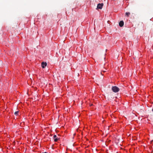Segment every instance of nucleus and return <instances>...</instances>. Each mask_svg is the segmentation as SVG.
I'll use <instances>...</instances> for the list:
<instances>
[{
    "instance_id": "20e7f679",
    "label": "nucleus",
    "mask_w": 153,
    "mask_h": 153,
    "mask_svg": "<svg viewBox=\"0 0 153 153\" xmlns=\"http://www.w3.org/2000/svg\"><path fill=\"white\" fill-rule=\"evenodd\" d=\"M124 22L123 21H121L119 23V25L120 27H122L123 26Z\"/></svg>"
},
{
    "instance_id": "9d476101",
    "label": "nucleus",
    "mask_w": 153,
    "mask_h": 153,
    "mask_svg": "<svg viewBox=\"0 0 153 153\" xmlns=\"http://www.w3.org/2000/svg\"><path fill=\"white\" fill-rule=\"evenodd\" d=\"M103 72H105V70H104V71H103Z\"/></svg>"
},
{
    "instance_id": "1a4fd4ad",
    "label": "nucleus",
    "mask_w": 153,
    "mask_h": 153,
    "mask_svg": "<svg viewBox=\"0 0 153 153\" xmlns=\"http://www.w3.org/2000/svg\"><path fill=\"white\" fill-rule=\"evenodd\" d=\"M42 153H48L46 152H42Z\"/></svg>"
},
{
    "instance_id": "7ed1b4c3",
    "label": "nucleus",
    "mask_w": 153,
    "mask_h": 153,
    "mask_svg": "<svg viewBox=\"0 0 153 153\" xmlns=\"http://www.w3.org/2000/svg\"><path fill=\"white\" fill-rule=\"evenodd\" d=\"M41 65L42 68H44L47 66V63L46 62H42L41 63Z\"/></svg>"
},
{
    "instance_id": "423d86ee",
    "label": "nucleus",
    "mask_w": 153,
    "mask_h": 153,
    "mask_svg": "<svg viewBox=\"0 0 153 153\" xmlns=\"http://www.w3.org/2000/svg\"><path fill=\"white\" fill-rule=\"evenodd\" d=\"M130 14L129 12H126V15L128 16Z\"/></svg>"
},
{
    "instance_id": "0eeeda50",
    "label": "nucleus",
    "mask_w": 153,
    "mask_h": 153,
    "mask_svg": "<svg viewBox=\"0 0 153 153\" xmlns=\"http://www.w3.org/2000/svg\"><path fill=\"white\" fill-rule=\"evenodd\" d=\"M19 113V111H16L15 113H14V114L17 116L18 115V113Z\"/></svg>"
},
{
    "instance_id": "f03ea898",
    "label": "nucleus",
    "mask_w": 153,
    "mask_h": 153,
    "mask_svg": "<svg viewBox=\"0 0 153 153\" xmlns=\"http://www.w3.org/2000/svg\"><path fill=\"white\" fill-rule=\"evenodd\" d=\"M103 5V3H99L98 4L97 6V8L99 9H102V6Z\"/></svg>"
},
{
    "instance_id": "f257e3e1",
    "label": "nucleus",
    "mask_w": 153,
    "mask_h": 153,
    "mask_svg": "<svg viewBox=\"0 0 153 153\" xmlns=\"http://www.w3.org/2000/svg\"><path fill=\"white\" fill-rule=\"evenodd\" d=\"M111 89L112 91L115 93L118 92L120 90L119 88L116 86H112Z\"/></svg>"
},
{
    "instance_id": "39448f33",
    "label": "nucleus",
    "mask_w": 153,
    "mask_h": 153,
    "mask_svg": "<svg viewBox=\"0 0 153 153\" xmlns=\"http://www.w3.org/2000/svg\"><path fill=\"white\" fill-rule=\"evenodd\" d=\"M53 139H54V141L55 142H57L58 140V139L57 138L56 135H55L53 136Z\"/></svg>"
},
{
    "instance_id": "6e6552de",
    "label": "nucleus",
    "mask_w": 153,
    "mask_h": 153,
    "mask_svg": "<svg viewBox=\"0 0 153 153\" xmlns=\"http://www.w3.org/2000/svg\"><path fill=\"white\" fill-rule=\"evenodd\" d=\"M111 95H108V99H110V97H109L110 96H111Z\"/></svg>"
}]
</instances>
